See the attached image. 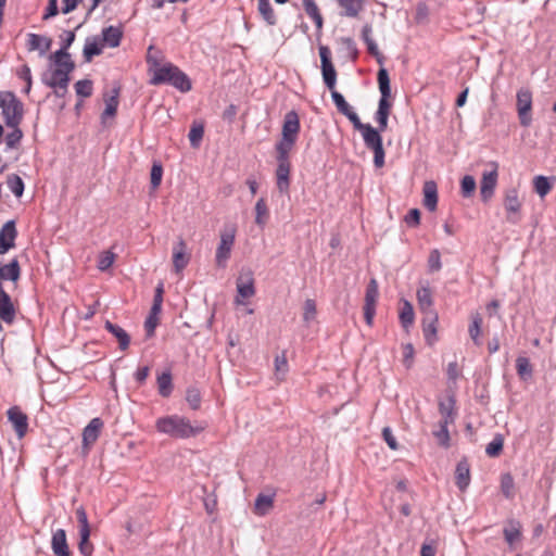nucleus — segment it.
Wrapping results in <instances>:
<instances>
[{"label":"nucleus","mask_w":556,"mask_h":556,"mask_svg":"<svg viewBox=\"0 0 556 556\" xmlns=\"http://www.w3.org/2000/svg\"><path fill=\"white\" fill-rule=\"evenodd\" d=\"M438 323L439 316L437 312H430L429 315H424L422 317V333L425 341L429 346H432L438 341Z\"/></svg>","instance_id":"nucleus-18"},{"label":"nucleus","mask_w":556,"mask_h":556,"mask_svg":"<svg viewBox=\"0 0 556 556\" xmlns=\"http://www.w3.org/2000/svg\"><path fill=\"white\" fill-rule=\"evenodd\" d=\"M482 321V317L479 313L471 314V324L469 325L468 332L477 346L482 344L480 340Z\"/></svg>","instance_id":"nucleus-42"},{"label":"nucleus","mask_w":556,"mask_h":556,"mask_svg":"<svg viewBox=\"0 0 556 556\" xmlns=\"http://www.w3.org/2000/svg\"><path fill=\"white\" fill-rule=\"evenodd\" d=\"M114 262V254L110 251L103 252L98 261V268L102 271L109 269Z\"/></svg>","instance_id":"nucleus-64"},{"label":"nucleus","mask_w":556,"mask_h":556,"mask_svg":"<svg viewBox=\"0 0 556 556\" xmlns=\"http://www.w3.org/2000/svg\"><path fill=\"white\" fill-rule=\"evenodd\" d=\"M345 117L352 123L353 127L362 134L363 140L369 139L372 135L378 132L370 124H364L361 122L358 115L352 110Z\"/></svg>","instance_id":"nucleus-32"},{"label":"nucleus","mask_w":556,"mask_h":556,"mask_svg":"<svg viewBox=\"0 0 556 556\" xmlns=\"http://www.w3.org/2000/svg\"><path fill=\"white\" fill-rule=\"evenodd\" d=\"M51 549L55 556H72L64 529H58L52 533Z\"/></svg>","instance_id":"nucleus-25"},{"label":"nucleus","mask_w":556,"mask_h":556,"mask_svg":"<svg viewBox=\"0 0 556 556\" xmlns=\"http://www.w3.org/2000/svg\"><path fill=\"white\" fill-rule=\"evenodd\" d=\"M320 68L325 86L330 90H336L337 71L331 61V51L327 46H319Z\"/></svg>","instance_id":"nucleus-9"},{"label":"nucleus","mask_w":556,"mask_h":556,"mask_svg":"<svg viewBox=\"0 0 556 556\" xmlns=\"http://www.w3.org/2000/svg\"><path fill=\"white\" fill-rule=\"evenodd\" d=\"M274 507V495H266L260 493L254 503L255 514L258 516H265Z\"/></svg>","instance_id":"nucleus-40"},{"label":"nucleus","mask_w":556,"mask_h":556,"mask_svg":"<svg viewBox=\"0 0 556 556\" xmlns=\"http://www.w3.org/2000/svg\"><path fill=\"white\" fill-rule=\"evenodd\" d=\"M439 412L442 416L440 421H446V425L453 424L456 416L455 399L451 396L448 397L447 402L441 401L439 403Z\"/></svg>","instance_id":"nucleus-39"},{"label":"nucleus","mask_w":556,"mask_h":556,"mask_svg":"<svg viewBox=\"0 0 556 556\" xmlns=\"http://www.w3.org/2000/svg\"><path fill=\"white\" fill-rule=\"evenodd\" d=\"M149 72L152 74L149 83L152 86L169 85L180 92H188L192 89L189 76L177 65L166 62L161 64L155 58L147 55Z\"/></svg>","instance_id":"nucleus-1"},{"label":"nucleus","mask_w":556,"mask_h":556,"mask_svg":"<svg viewBox=\"0 0 556 556\" xmlns=\"http://www.w3.org/2000/svg\"><path fill=\"white\" fill-rule=\"evenodd\" d=\"M493 166L492 170L483 173L480 181V197L484 203L491 200L497 184V165L493 163Z\"/></svg>","instance_id":"nucleus-15"},{"label":"nucleus","mask_w":556,"mask_h":556,"mask_svg":"<svg viewBox=\"0 0 556 556\" xmlns=\"http://www.w3.org/2000/svg\"><path fill=\"white\" fill-rule=\"evenodd\" d=\"M521 523L517 519L507 520L506 526L503 529L505 541L513 545L515 542L521 539Z\"/></svg>","instance_id":"nucleus-34"},{"label":"nucleus","mask_w":556,"mask_h":556,"mask_svg":"<svg viewBox=\"0 0 556 556\" xmlns=\"http://www.w3.org/2000/svg\"><path fill=\"white\" fill-rule=\"evenodd\" d=\"M163 177V166L160 162H154L151 167L150 182L153 189L160 187Z\"/></svg>","instance_id":"nucleus-57"},{"label":"nucleus","mask_w":556,"mask_h":556,"mask_svg":"<svg viewBox=\"0 0 556 556\" xmlns=\"http://www.w3.org/2000/svg\"><path fill=\"white\" fill-rule=\"evenodd\" d=\"M420 211L418 208H410L404 217V222L408 227L415 228L420 224Z\"/></svg>","instance_id":"nucleus-61"},{"label":"nucleus","mask_w":556,"mask_h":556,"mask_svg":"<svg viewBox=\"0 0 556 556\" xmlns=\"http://www.w3.org/2000/svg\"><path fill=\"white\" fill-rule=\"evenodd\" d=\"M121 86L115 84L112 89L103 92L105 109L100 115L101 124L105 125L108 118H114L119 104Z\"/></svg>","instance_id":"nucleus-12"},{"label":"nucleus","mask_w":556,"mask_h":556,"mask_svg":"<svg viewBox=\"0 0 556 556\" xmlns=\"http://www.w3.org/2000/svg\"><path fill=\"white\" fill-rule=\"evenodd\" d=\"M17 229L15 220H8L0 229V255L5 254L15 247Z\"/></svg>","instance_id":"nucleus-14"},{"label":"nucleus","mask_w":556,"mask_h":556,"mask_svg":"<svg viewBox=\"0 0 556 556\" xmlns=\"http://www.w3.org/2000/svg\"><path fill=\"white\" fill-rule=\"evenodd\" d=\"M415 350L412 343H406L403 345V364L409 369L414 363Z\"/></svg>","instance_id":"nucleus-63"},{"label":"nucleus","mask_w":556,"mask_h":556,"mask_svg":"<svg viewBox=\"0 0 556 556\" xmlns=\"http://www.w3.org/2000/svg\"><path fill=\"white\" fill-rule=\"evenodd\" d=\"M123 38V30L121 27L108 26L102 29L101 41L104 46L116 48L121 45Z\"/></svg>","instance_id":"nucleus-31"},{"label":"nucleus","mask_w":556,"mask_h":556,"mask_svg":"<svg viewBox=\"0 0 556 556\" xmlns=\"http://www.w3.org/2000/svg\"><path fill=\"white\" fill-rule=\"evenodd\" d=\"M290 152L286 150H276V185L280 193H288L290 188Z\"/></svg>","instance_id":"nucleus-6"},{"label":"nucleus","mask_w":556,"mask_h":556,"mask_svg":"<svg viewBox=\"0 0 556 556\" xmlns=\"http://www.w3.org/2000/svg\"><path fill=\"white\" fill-rule=\"evenodd\" d=\"M204 126L202 124H193L189 131V141L191 147L198 148L203 139Z\"/></svg>","instance_id":"nucleus-56"},{"label":"nucleus","mask_w":556,"mask_h":556,"mask_svg":"<svg viewBox=\"0 0 556 556\" xmlns=\"http://www.w3.org/2000/svg\"><path fill=\"white\" fill-rule=\"evenodd\" d=\"M340 42L351 55L352 60L355 61L358 56V49L355 40L352 37H342L340 38Z\"/></svg>","instance_id":"nucleus-60"},{"label":"nucleus","mask_w":556,"mask_h":556,"mask_svg":"<svg viewBox=\"0 0 556 556\" xmlns=\"http://www.w3.org/2000/svg\"><path fill=\"white\" fill-rule=\"evenodd\" d=\"M236 228L233 226L226 227L220 231V241L215 253V263L219 268H225L230 258L231 250L235 244Z\"/></svg>","instance_id":"nucleus-7"},{"label":"nucleus","mask_w":556,"mask_h":556,"mask_svg":"<svg viewBox=\"0 0 556 556\" xmlns=\"http://www.w3.org/2000/svg\"><path fill=\"white\" fill-rule=\"evenodd\" d=\"M364 143L368 150L374 152V165L377 168H381L384 165L386 153L383 149L382 137L379 131L369 137V139L365 140Z\"/></svg>","instance_id":"nucleus-19"},{"label":"nucleus","mask_w":556,"mask_h":556,"mask_svg":"<svg viewBox=\"0 0 556 556\" xmlns=\"http://www.w3.org/2000/svg\"><path fill=\"white\" fill-rule=\"evenodd\" d=\"M378 87L380 91V99L378 102V109L374 115L378 127L376 128L380 132H383L388 128V121L391 113L392 103L389 101L391 97V84L388 70L380 67L377 74Z\"/></svg>","instance_id":"nucleus-3"},{"label":"nucleus","mask_w":556,"mask_h":556,"mask_svg":"<svg viewBox=\"0 0 556 556\" xmlns=\"http://www.w3.org/2000/svg\"><path fill=\"white\" fill-rule=\"evenodd\" d=\"M301 129L300 118L294 110L286 113L282 124L281 139L276 143L275 150L292 151Z\"/></svg>","instance_id":"nucleus-5"},{"label":"nucleus","mask_w":556,"mask_h":556,"mask_svg":"<svg viewBox=\"0 0 556 556\" xmlns=\"http://www.w3.org/2000/svg\"><path fill=\"white\" fill-rule=\"evenodd\" d=\"M399 318H400L401 326L405 330H408L409 327L414 324L415 313H414V307L409 301L403 300V304L400 309Z\"/></svg>","instance_id":"nucleus-38"},{"label":"nucleus","mask_w":556,"mask_h":556,"mask_svg":"<svg viewBox=\"0 0 556 556\" xmlns=\"http://www.w3.org/2000/svg\"><path fill=\"white\" fill-rule=\"evenodd\" d=\"M554 177H546L543 175L535 176L533 179V188L534 191L541 197L544 198L548 194L553 188Z\"/></svg>","instance_id":"nucleus-41"},{"label":"nucleus","mask_w":556,"mask_h":556,"mask_svg":"<svg viewBox=\"0 0 556 556\" xmlns=\"http://www.w3.org/2000/svg\"><path fill=\"white\" fill-rule=\"evenodd\" d=\"M159 394L162 397H168L173 393V377L169 370L162 372L156 379Z\"/></svg>","instance_id":"nucleus-36"},{"label":"nucleus","mask_w":556,"mask_h":556,"mask_svg":"<svg viewBox=\"0 0 556 556\" xmlns=\"http://www.w3.org/2000/svg\"><path fill=\"white\" fill-rule=\"evenodd\" d=\"M155 428L160 433L167 434L174 439L194 438L205 429L204 426H193L188 418L179 415L159 418L155 422Z\"/></svg>","instance_id":"nucleus-2"},{"label":"nucleus","mask_w":556,"mask_h":556,"mask_svg":"<svg viewBox=\"0 0 556 556\" xmlns=\"http://www.w3.org/2000/svg\"><path fill=\"white\" fill-rule=\"evenodd\" d=\"M455 484L464 492L470 484V465L466 457H463L456 465Z\"/></svg>","instance_id":"nucleus-22"},{"label":"nucleus","mask_w":556,"mask_h":556,"mask_svg":"<svg viewBox=\"0 0 556 556\" xmlns=\"http://www.w3.org/2000/svg\"><path fill=\"white\" fill-rule=\"evenodd\" d=\"M104 328L117 339L119 350L125 351L128 349L130 344V336L125 329L110 320L105 321Z\"/></svg>","instance_id":"nucleus-30"},{"label":"nucleus","mask_w":556,"mask_h":556,"mask_svg":"<svg viewBox=\"0 0 556 556\" xmlns=\"http://www.w3.org/2000/svg\"><path fill=\"white\" fill-rule=\"evenodd\" d=\"M532 93L528 89H520L517 92V111L521 126L529 127L532 123Z\"/></svg>","instance_id":"nucleus-13"},{"label":"nucleus","mask_w":556,"mask_h":556,"mask_svg":"<svg viewBox=\"0 0 556 556\" xmlns=\"http://www.w3.org/2000/svg\"><path fill=\"white\" fill-rule=\"evenodd\" d=\"M7 185L10 191L16 197L21 198L25 190V184L17 174H10L7 177Z\"/></svg>","instance_id":"nucleus-46"},{"label":"nucleus","mask_w":556,"mask_h":556,"mask_svg":"<svg viewBox=\"0 0 556 556\" xmlns=\"http://www.w3.org/2000/svg\"><path fill=\"white\" fill-rule=\"evenodd\" d=\"M441 268H442L441 253L438 249H433L429 253L428 270H429V273H437Z\"/></svg>","instance_id":"nucleus-58"},{"label":"nucleus","mask_w":556,"mask_h":556,"mask_svg":"<svg viewBox=\"0 0 556 556\" xmlns=\"http://www.w3.org/2000/svg\"><path fill=\"white\" fill-rule=\"evenodd\" d=\"M504 447V438L496 433L493 440L486 445L485 453L489 457H497L502 454Z\"/></svg>","instance_id":"nucleus-48"},{"label":"nucleus","mask_w":556,"mask_h":556,"mask_svg":"<svg viewBox=\"0 0 556 556\" xmlns=\"http://www.w3.org/2000/svg\"><path fill=\"white\" fill-rule=\"evenodd\" d=\"M331 99H332L338 112L341 113L342 115L345 116L353 110L352 106L346 102L343 94L340 93L339 91L332 90Z\"/></svg>","instance_id":"nucleus-53"},{"label":"nucleus","mask_w":556,"mask_h":556,"mask_svg":"<svg viewBox=\"0 0 556 556\" xmlns=\"http://www.w3.org/2000/svg\"><path fill=\"white\" fill-rule=\"evenodd\" d=\"M21 265L16 257L5 265H0V287H3V281L7 280L16 283L21 278Z\"/></svg>","instance_id":"nucleus-23"},{"label":"nucleus","mask_w":556,"mask_h":556,"mask_svg":"<svg viewBox=\"0 0 556 556\" xmlns=\"http://www.w3.org/2000/svg\"><path fill=\"white\" fill-rule=\"evenodd\" d=\"M103 420L99 417L92 418L90 422L83 430V444L89 447L98 440L103 428Z\"/></svg>","instance_id":"nucleus-20"},{"label":"nucleus","mask_w":556,"mask_h":556,"mask_svg":"<svg viewBox=\"0 0 556 556\" xmlns=\"http://www.w3.org/2000/svg\"><path fill=\"white\" fill-rule=\"evenodd\" d=\"M424 205L425 207L433 212L438 205V187L433 180H428L424 184Z\"/></svg>","instance_id":"nucleus-29"},{"label":"nucleus","mask_w":556,"mask_h":556,"mask_svg":"<svg viewBox=\"0 0 556 556\" xmlns=\"http://www.w3.org/2000/svg\"><path fill=\"white\" fill-rule=\"evenodd\" d=\"M303 7L306 14L313 20L316 26L317 36H320L324 26V18L318 9V5L316 4L315 0H305L303 1Z\"/></svg>","instance_id":"nucleus-33"},{"label":"nucleus","mask_w":556,"mask_h":556,"mask_svg":"<svg viewBox=\"0 0 556 556\" xmlns=\"http://www.w3.org/2000/svg\"><path fill=\"white\" fill-rule=\"evenodd\" d=\"M477 188L476 179L471 175H465L460 180V194L463 198H470L473 195Z\"/></svg>","instance_id":"nucleus-52"},{"label":"nucleus","mask_w":556,"mask_h":556,"mask_svg":"<svg viewBox=\"0 0 556 556\" xmlns=\"http://www.w3.org/2000/svg\"><path fill=\"white\" fill-rule=\"evenodd\" d=\"M104 45L98 36L87 37L83 49V56L85 62H91V60L100 55L103 51Z\"/></svg>","instance_id":"nucleus-28"},{"label":"nucleus","mask_w":556,"mask_h":556,"mask_svg":"<svg viewBox=\"0 0 556 556\" xmlns=\"http://www.w3.org/2000/svg\"><path fill=\"white\" fill-rule=\"evenodd\" d=\"M504 208L506 211V220L513 225L521 220V202L518 197V190L510 188L505 192Z\"/></svg>","instance_id":"nucleus-11"},{"label":"nucleus","mask_w":556,"mask_h":556,"mask_svg":"<svg viewBox=\"0 0 556 556\" xmlns=\"http://www.w3.org/2000/svg\"><path fill=\"white\" fill-rule=\"evenodd\" d=\"M338 4L344 9V15L356 17L363 9V0H337Z\"/></svg>","instance_id":"nucleus-45"},{"label":"nucleus","mask_w":556,"mask_h":556,"mask_svg":"<svg viewBox=\"0 0 556 556\" xmlns=\"http://www.w3.org/2000/svg\"><path fill=\"white\" fill-rule=\"evenodd\" d=\"M516 370H517L518 376L522 380H528L533 375V367H532L529 358L526 357V356H518L517 357V359H516Z\"/></svg>","instance_id":"nucleus-44"},{"label":"nucleus","mask_w":556,"mask_h":556,"mask_svg":"<svg viewBox=\"0 0 556 556\" xmlns=\"http://www.w3.org/2000/svg\"><path fill=\"white\" fill-rule=\"evenodd\" d=\"M78 549L83 556H91L93 544L90 542V531L79 532Z\"/></svg>","instance_id":"nucleus-49"},{"label":"nucleus","mask_w":556,"mask_h":556,"mask_svg":"<svg viewBox=\"0 0 556 556\" xmlns=\"http://www.w3.org/2000/svg\"><path fill=\"white\" fill-rule=\"evenodd\" d=\"M52 39L46 36L30 33L27 35V49L28 51L38 50L40 55H45L51 48Z\"/></svg>","instance_id":"nucleus-26"},{"label":"nucleus","mask_w":556,"mask_h":556,"mask_svg":"<svg viewBox=\"0 0 556 556\" xmlns=\"http://www.w3.org/2000/svg\"><path fill=\"white\" fill-rule=\"evenodd\" d=\"M257 10L267 25H277L278 18L269 0H257Z\"/></svg>","instance_id":"nucleus-35"},{"label":"nucleus","mask_w":556,"mask_h":556,"mask_svg":"<svg viewBox=\"0 0 556 556\" xmlns=\"http://www.w3.org/2000/svg\"><path fill=\"white\" fill-rule=\"evenodd\" d=\"M237 292L238 295L236 296V303L238 304H244L240 298L249 299L255 294L254 278L251 270L241 274L237 279Z\"/></svg>","instance_id":"nucleus-16"},{"label":"nucleus","mask_w":556,"mask_h":556,"mask_svg":"<svg viewBox=\"0 0 556 556\" xmlns=\"http://www.w3.org/2000/svg\"><path fill=\"white\" fill-rule=\"evenodd\" d=\"M186 401L190 408L197 410L201 406L202 395L197 387H189L186 391Z\"/></svg>","instance_id":"nucleus-50"},{"label":"nucleus","mask_w":556,"mask_h":556,"mask_svg":"<svg viewBox=\"0 0 556 556\" xmlns=\"http://www.w3.org/2000/svg\"><path fill=\"white\" fill-rule=\"evenodd\" d=\"M49 60L55 65L60 66V64H71L76 67L75 62L72 60L71 54L68 51H65L63 49L56 50L54 53L50 54Z\"/></svg>","instance_id":"nucleus-54"},{"label":"nucleus","mask_w":556,"mask_h":556,"mask_svg":"<svg viewBox=\"0 0 556 556\" xmlns=\"http://www.w3.org/2000/svg\"><path fill=\"white\" fill-rule=\"evenodd\" d=\"M500 489L502 495L506 500H514L516 492H515V481L514 477L510 472H504L501 475L500 478Z\"/></svg>","instance_id":"nucleus-37"},{"label":"nucleus","mask_w":556,"mask_h":556,"mask_svg":"<svg viewBox=\"0 0 556 556\" xmlns=\"http://www.w3.org/2000/svg\"><path fill=\"white\" fill-rule=\"evenodd\" d=\"M12 131H10L5 137V143L9 149H14L21 142L23 138V132L18 126L11 127Z\"/></svg>","instance_id":"nucleus-59"},{"label":"nucleus","mask_w":556,"mask_h":556,"mask_svg":"<svg viewBox=\"0 0 556 556\" xmlns=\"http://www.w3.org/2000/svg\"><path fill=\"white\" fill-rule=\"evenodd\" d=\"M418 306L422 315H429L430 312H437L433 308V296L430 287L424 286L416 293Z\"/></svg>","instance_id":"nucleus-27"},{"label":"nucleus","mask_w":556,"mask_h":556,"mask_svg":"<svg viewBox=\"0 0 556 556\" xmlns=\"http://www.w3.org/2000/svg\"><path fill=\"white\" fill-rule=\"evenodd\" d=\"M317 313L316 302L312 299H307L304 303V313L303 319L304 321H311L315 318Z\"/></svg>","instance_id":"nucleus-62"},{"label":"nucleus","mask_w":556,"mask_h":556,"mask_svg":"<svg viewBox=\"0 0 556 556\" xmlns=\"http://www.w3.org/2000/svg\"><path fill=\"white\" fill-rule=\"evenodd\" d=\"M71 64H60L55 66L50 73L45 72L41 75V83L47 87H60L61 89L68 88L71 81V73L74 71Z\"/></svg>","instance_id":"nucleus-8"},{"label":"nucleus","mask_w":556,"mask_h":556,"mask_svg":"<svg viewBox=\"0 0 556 556\" xmlns=\"http://www.w3.org/2000/svg\"><path fill=\"white\" fill-rule=\"evenodd\" d=\"M0 108L8 127L20 126L24 116V105L12 91H0Z\"/></svg>","instance_id":"nucleus-4"},{"label":"nucleus","mask_w":556,"mask_h":556,"mask_svg":"<svg viewBox=\"0 0 556 556\" xmlns=\"http://www.w3.org/2000/svg\"><path fill=\"white\" fill-rule=\"evenodd\" d=\"M371 34H372L371 25L370 24H365L363 26V28H362V39L365 42V45L367 46L368 53L370 55H372L376 59L377 63L382 66L383 63H384L386 58L379 51L377 43L371 38Z\"/></svg>","instance_id":"nucleus-24"},{"label":"nucleus","mask_w":556,"mask_h":556,"mask_svg":"<svg viewBox=\"0 0 556 556\" xmlns=\"http://www.w3.org/2000/svg\"><path fill=\"white\" fill-rule=\"evenodd\" d=\"M379 296V286L375 278H371L366 287L364 318L368 326L372 325L376 314V304Z\"/></svg>","instance_id":"nucleus-10"},{"label":"nucleus","mask_w":556,"mask_h":556,"mask_svg":"<svg viewBox=\"0 0 556 556\" xmlns=\"http://www.w3.org/2000/svg\"><path fill=\"white\" fill-rule=\"evenodd\" d=\"M255 224L263 228L269 218V211L264 198H260L255 204Z\"/></svg>","instance_id":"nucleus-43"},{"label":"nucleus","mask_w":556,"mask_h":556,"mask_svg":"<svg viewBox=\"0 0 556 556\" xmlns=\"http://www.w3.org/2000/svg\"><path fill=\"white\" fill-rule=\"evenodd\" d=\"M76 94L80 98H89L93 92V83L91 79H80L74 85Z\"/></svg>","instance_id":"nucleus-51"},{"label":"nucleus","mask_w":556,"mask_h":556,"mask_svg":"<svg viewBox=\"0 0 556 556\" xmlns=\"http://www.w3.org/2000/svg\"><path fill=\"white\" fill-rule=\"evenodd\" d=\"M190 261L189 254H187V245L182 238H179L178 242L173 249V265L176 273H180L185 269Z\"/></svg>","instance_id":"nucleus-21"},{"label":"nucleus","mask_w":556,"mask_h":556,"mask_svg":"<svg viewBox=\"0 0 556 556\" xmlns=\"http://www.w3.org/2000/svg\"><path fill=\"white\" fill-rule=\"evenodd\" d=\"M288 370H289V366H288V361L286 357V352H282L280 355H277L275 358V375L279 380H283Z\"/></svg>","instance_id":"nucleus-55"},{"label":"nucleus","mask_w":556,"mask_h":556,"mask_svg":"<svg viewBox=\"0 0 556 556\" xmlns=\"http://www.w3.org/2000/svg\"><path fill=\"white\" fill-rule=\"evenodd\" d=\"M447 427L446 421H440L439 429L433 431V437L437 439L438 444L444 448L451 446V437Z\"/></svg>","instance_id":"nucleus-47"},{"label":"nucleus","mask_w":556,"mask_h":556,"mask_svg":"<svg viewBox=\"0 0 556 556\" xmlns=\"http://www.w3.org/2000/svg\"><path fill=\"white\" fill-rule=\"evenodd\" d=\"M8 419L12 424L16 435L22 439L28 430V417L18 406H12L8 409Z\"/></svg>","instance_id":"nucleus-17"}]
</instances>
